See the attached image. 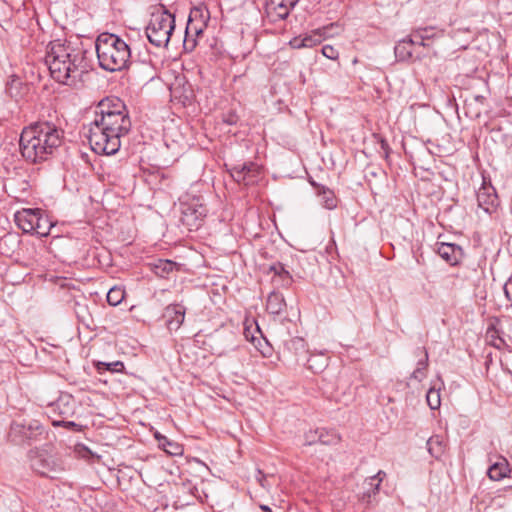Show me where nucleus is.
Instances as JSON below:
<instances>
[{"label": "nucleus", "mask_w": 512, "mask_h": 512, "mask_svg": "<svg viewBox=\"0 0 512 512\" xmlns=\"http://www.w3.org/2000/svg\"><path fill=\"white\" fill-rule=\"evenodd\" d=\"M31 467L39 475L51 479L58 478V475L65 470L62 462L52 456L39 454L31 459Z\"/></svg>", "instance_id": "nucleus-10"}, {"label": "nucleus", "mask_w": 512, "mask_h": 512, "mask_svg": "<svg viewBox=\"0 0 512 512\" xmlns=\"http://www.w3.org/2000/svg\"><path fill=\"white\" fill-rule=\"evenodd\" d=\"M96 370L98 371V373H102V372H105V371H109V372H122L125 368L124 366V363L122 361H114V362H102V361H97L95 362L94 364Z\"/></svg>", "instance_id": "nucleus-27"}, {"label": "nucleus", "mask_w": 512, "mask_h": 512, "mask_svg": "<svg viewBox=\"0 0 512 512\" xmlns=\"http://www.w3.org/2000/svg\"><path fill=\"white\" fill-rule=\"evenodd\" d=\"M258 508L262 511V512H273L271 510V508L267 505H258Z\"/></svg>", "instance_id": "nucleus-45"}, {"label": "nucleus", "mask_w": 512, "mask_h": 512, "mask_svg": "<svg viewBox=\"0 0 512 512\" xmlns=\"http://www.w3.org/2000/svg\"><path fill=\"white\" fill-rule=\"evenodd\" d=\"M289 45H290L293 49H301V48H305V46H304V39H303V37H301V36H298V37H294V38H292V39L289 41Z\"/></svg>", "instance_id": "nucleus-40"}, {"label": "nucleus", "mask_w": 512, "mask_h": 512, "mask_svg": "<svg viewBox=\"0 0 512 512\" xmlns=\"http://www.w3.org/2000/svg\"><path fill=\"white\" fill-rule=\"evenodd\" d=\"M175 28V16L161 6L152 13L146 27V36L149 42L156 47H166Z\"/></svg>", "instance_id": "nucleus-5"}, {"label": "nucleus", "mask_w": 512, "mask_h": 512, "mask_svg": "<svg viewBox=\"0 0 512 512\" xmlns=\"http://www.w3.org/2000/svg\"><path fill=\"white\" fill-rule=\"evenodd\" d=\"M318 430H310L305 434V444L313 445L319 443L318 441Z\"/></svg>", "instance_id": "nucleus-39"}, {"label": "nucleus", "mask_w": 512, "mask_h": 512, "mask_svg": "<svg viewBox=\"0 0 512 512\" xmlns=\"http://www.w3.org/2000/svg\"><path fill=\"white\" fill-rule=\"evenodd\" d=\"M334 29H339L338 24L332 23L330 25L324 26L322 28H319L315 31H313L310 35H305L303 37L304 39V46L305 48H311L316 46L317 44L321 43L323 38L334 36L335 34H338L339 31H333Z\"/></svg>", "instance_id": "nucleus-18"}, {"label": "nucleus", "mask_w": 512, "mask_h": 512, "mask_svg": "<svg viewBox=\"0 0 512 512\" xmlns=\"http://www.w3.org/2000/svg\"><path fill=\"white\" fill-rule=\"evenodd\" d=\"M131 120L125 103L118 97H106L96 106L94 119L86 136L91 149L100 155H114L121 147V137L131 130Z\"/></svg>", "instance_id": "nucleus-1"}, {"label": "nucleus", "mask_w": 512, "mask_h": 512, "mask_svg": "<svg viewBox=\"0 0 512 512\" xmlns=\"http://www.w3.org/2000/svg\"><path fill=\"white\" fill-rule=\"evenodd\" d=\"M419 42H420V39H417V42H414V46L419 45Z\"/></svg>", "instance_id": "nucleus-48"}, {"label": "nucleus", "mask_w": 512, "mask_h": 512, "mask_svg": "<svg viewBox=\"0 0 512 512\" xmlns=\"http://www.w3.org/2000/svg\"><path fill=\"white\" fill-rule=\"evenodd\" d=\"M253 325H256V317H246L245 318V321H244V331H243V334L245 336V338L254 343L256 337H255V332H256V328L253 330L252 327Z\"/></svg>", "instance_id": "nucleus-34"}, {"label": "nucleus", "mask_w": 512, "mask_h": 512, "mask_svg": "<svg viewBox=\"0 0 512 512\" xmlns=\"http://www.w3.org/2000/svg\"><path fill=\"white\" fill-rule=\"evenodd\" d=\"M255 166L253 163L243 164L240 169L234 168L232 176L239 183H243L244 186H252L254 180Z\"/></svg>", "instance_id": "nucleus-20"}, {"label": "nucleus", "mask_w": 512, "mask_h": 512, "mask_svg": "<svg viewBox=\"0 0 512 512\" xmlns=\"http://www.w3.org/2000/svg\"><path fill=\"white\" fill-rule=\"evenodd\" d=\"M505 297L512 302V278H509L503 286Z\"/></svg>", "instance_id": "nucleus-41"}, {"label": "nucleus", "mask_w": 512, "mask_h": 512, "mask_svg": "<svg viewBox=\"0 0 512 512\" xmlns=\"http://www.w3.org/2000/svg\"><path fill=\"white\" fill-rule=\"evenodd\" d=\"M210 18L206 7L198 6L191 9L185 28L183 47L186 51H192L196 47L197 38L202 35Z\"/></svg>", "instance_id": "nucleus-9"}, {"label": "nucleus", "mask_w": 512, "mask_h": 512, "mask_svg": "<svg viewBox=\"0 0 512 512\" xmlns=\"http://www.w3.org/2000/svg\"><path fill=\"white\" fill-rule=\"evenodd\" d=\"M386 476V473L382 470L378 471L375 475L368 477L364 480L365 485L374 486L372 492L377 494L380 489V485Z\"/></svg>", "instance_id": "nucleus-32"}, {"label": "nucleus", "mask_w": 512, "mask_h": 512, "mask_svg": "<svg viewBox=\"0 0 512 512\" xmlns=\"http://www.w3.org/2000/svg\"><path fill=\"white\" fill-rule=\"evenodd\" d=\"M318 196L321 197L322 204L327 209H333L336 207V197L332 190L325 186H321L318 190Z\"/></svg>", "instance_id": "nucleus-28"}, {"label": "nucleus", "mask_w": 512, "mask_h": 512, "mask_svg": "<svg viewBox=\"0 0 512 512\" xmlns=\"http://www.w3.org/2000/svg\"><path fill=\"white\" fill-rule=\"evenodd\" d=\"M310 184H311L314 188H316V189H317V191H318V190H320V187L322 186V185H320V184L316 183L314 180H310Z\"/></svg>", "instance_id": "nucleus-46"}, {"label": "nucleus", "mask_w": 512, "mask_h": 512, "mask_svg": "<svg viewBox=\"0 0 512 512\" xmlns=\"http://www.w3.org/2000/svg\"><path fill=\"white\" fill-rule=\"evenodd\" d=\"M318 430V441L319 443L321 444H324V445H334V444H337L340 440V437L339 435L334 432V431H330V430H326V429H317Z\"/></svg>", "instance_id": "nucleus-29"}, {"label": "nucleus", "mask_w": 512, "mask_h": 512, "mask_svg": "<svg viewBox=\"0 0 512 512\" xmlns=\"http://www.w3.org/2000/svg\"><path fill=\"white\" fill-rule=\"evenodd\" d=\"M44 432L45 428L39 420L23 419L12 422L8 437L16 445H31L33 442L40 441Z\"/></svg>", "instance_id": "nucleus-8"}, {"label": "nucleus", "mask_w": 512, "mask_h": 512, "mask_svg": "<svg viewBox=\"0 0 512 512\" xmlns=\"http://www.w3.org/2000/svg\"><path fill=\"white\" fill-rule=\"evenodd\" d=\"M322 54L331 60H336L339 57V52L332 45H324L322 47Z\"/></svg>", "instance_id": "nucleus-37"}, {"label": "nucleus", "mask_w": 512, "mask_h": 512, "mask_svg": "<svg viewBox=\"0 0 512 512\" xmlns=\"http://www.w3.org/2000/svg\"><path fill=\"white\" fill-rule=\"evenodd\" d=\"M288 5V9L291 10L299 0H285Z\"/></svg>", "instance_id": "nucleus-43"}, {"label": "nucleus", "mask_w": 512, "mask_h": 512, "mask_svg": "<svg viewBox=\"0 0 512 512\" xmlns=\"http://www.w3.org/2000/svg\"><path fill=\"white\" fill-rule=\"evenodd\" d=\"M436 253L448 264L458 265L464 258V250L454 243L440 242L436 244Z\"/></svg>", "instance_id": "nucleus-15"}, {"label": "nucleus", "mask_w": 512, "mask_h": 512, "mask_svg": "<svg viewBox=\"0 0 512 512\" xmlns=\"http://www.w3.org/2000/svg\"><path fill=\"white\" fill-rule=\"evenodd\" d=\"M207 214V209L202 204L190 203L183 205L181 221L189 230H197L201 221Z\"/></svg>", "instance_id": "nucleus-11"}, {"label": "nucleus", "mask_w": 512, "mask_h": 512, "mask_svg": "<svg viewBox=\"0 0 512 512\" xmlns=\"http://www.w3.org/2000/svg\"><path fill=\"white\" fill-rule=\"evenodd\" d=\"M150 266L155 275L161 278H167L170 273L177 269V263L168 259H158Z\"/></svg>", "instance_id": "nucleus-21"}, {"label": "nucleus", "mask_w": 512, "mask_h": 512, "mask_svg": "<svg viewBox=\"0 0 512 512\" xmlns=\"http://www.w3.org/2000/svg\"><path fill=\"white\" fill-rule=\"evenodd\" d=\"M477 201L478 206L482 208L486 213L494 212L499 205V199L495 188L491 185V183H487L485 179L477 191Z\"/></svg>", "instance_id": "nucleus-13"}, {"label": "nucleus", "mask_w": 512, "mask_h": 512, "mask_svg": "<svg viewBox=\"0 0 512 512\" xmlns=\"http://www.w3.org/2000/svg\"><path fill=\"white\" fill-rule=\"evenodd\" d=\"M285 306L284 298L277 292H271L267 298L266 309L270 314H279Z\"/></svg>", "instance_id": "nucleus-24"}, {"label": "nucleus", "mask_w": 512, "mask_h": 512, "mask_svg": "<svg viewBox=\"0 0 512 512\" xmlns=\"http://www.w3.org/2000/svg\"><path fill=\"white\" fill-rule=\"evenodd\" d=\"M164 318L170 331L178 330L185 319V307L180 304L168 305L165 309Z\"/></svg>", "instance_id": "nucleus-16"}, {"label": "nucleus", "mask_w": 512, "mask_h": 512, "mask_svg": "<svg viewBox=\"0 0 512 512\" xmlns=\"http://www.w3.org/2000/svg\"><path fill=\"white\" fill-rule=\"evenodd\" d=\"M258 333L261 334V337L264 341V346L262 345V343L258 340V351L264 356V357H269L272 355V352H273V349L272 347L268 344L267 340L262 336V332H261V329L260 327L258 326Z\"/></svg>", "instance_id": "nucleus-36"}, {"label": "nucleus", "mask_w": 512, "mask_h": 512, "mask_svg": "<svg viewBox=\"0 0 512 512\" xmlns=\"http://www.w3.org/2000/svg\"><path fill=\"white\" fill-rule=\"evenodd\" d=\"M427 447L432 456L439 458L444 453L445 445L442 437L435 435L429 438L427 441Z\"/></svg>", "instance_id": "nucleus-26"}, {"label": "nucleus", "mask_w": 512, "mask_h": 512, "mask_svg": "<svg viewBox=\"0 0 512 512\" xmlns=\"http://www.w3.org/2000/svg\"><path fill=\"white\" fill-rule=\"evenodd\" d=\"M428 406L432 409H438L441 404L440 391L434 387L430 388L426 394Z\"/></svg>", "instance_id": "nucleus-33"}, {"label": "nucleus", "mask_w": 512, "mask_h": 512, "mask_svg": "<svg viewBox=\"0 0 512 512\" xmlns=\"http://www.w3.org/2000/svg\"><path fill=\"white\" fill-rule=\"evenodd\" d=\"M258 482H260V484H261V486H262V487H265V484H264V482L262 481V479L258 478Z\"/></svg>", "instance_id": "nucleus-47"}, {"label": "nucleus", "mask_w": 512, "mask_h": 512, "mask_svg": "<svg viewBox=\"0 0 512 512\" xmlns=\"http://www.w3.org/2000/svg\"><path fill=\"white\" fill-rule=\"evenodd\" d=\"M15 222L24 233L40 237L49 235L53 223L40 209H23L15 213Z\"/></svg>", "instance_id": "nucleus-6"}, {"label": "nucleus", "mask_w": 512, "mask_h": 512, "mask_svg": "<svg viewBox=\"0 0 512 512\" xmlns=\"http://www.w3.org/2000/svg\"><path fill=\"white\" fill-rule=\"evenodd\" d=\"M414 42H417V40L414 39L412 37V35H410L409 37L400 40L396 44V46L394 48V52H395L396 58L399 61H407L412 58V54H413L412 49L414 47Z\"/></svg>", "instance_id": "nucleus-19"}, {"label": "nucleus", "mask_w": 512, "mask_h": 512, "mask_svg": "<svg viewBox=\"0 0 512 512\" xmlns=\"http://www.w3.org/2000/svg\"><path fill=\"white\" fill-rule=\"evenodd\" d=\"M278 252L273 245L265 247L260 252L259 256L265 260L263 263H258V271L262 274L271 276V282L275 286H288L292 278L288 271H286L283 265L278 261Z\"/></svg>", "instance_id": "nucleus-7"}, {"label": "nucleus", "mask_w": 512, "mask_h": 512, "mask_svg": "<svg viewBox=\"0 0 512 512\" xmlns=\"http://www.w3.org/2000/svg\"><path fill=\"white\" fill-rule=\"evenodd\" d=\"M52 424L53 426H63L76 432H79L82 429V425L74 421H69L68 419H53Z\"/></svg>", "instance_id": "nucleus-35"}, {"label": "nucleus", "mask_w": 512, "mask_h": 512, "mask_svg": "<svg viewBox=\"0 0 512 512\" xmlns=\"http://www.w3.org/2000/svg\"><path fill=\"white\" fill-rule=\"evenodd\" d=\"M49 408L50 412L58 415L60 419H69L75 415L76 400L71 394L62 393Z\"/></svg>", "instance_id": "nucleus-14"}, {"label": "nucleus", "mask_w": 512, "mask_h": 512, "mask_svg": "<svg viewBox=\"0 0 512 512\" xmlns=\"http://www.w3.org/2000/svg\"><path fill=\"white\" fill-rule=\"evenodd\" d=\"M509 464L506 460L500 463H495L488 469V477L493 481H500L508 475Z\"/></svg>", "instance_id": "nucleus-25"}, {"label": "nucleus", "mask_w": 512, "mask_h": 512, "mask_svg": "<svg viewBox=\"0 0 512 512\" xmlns=\"http://www.w3.org/2000/svg\"><path fill=\"white\" fill-rule=\"evenodd\" d=\"M416 354L417 355L422 354L423 359H420L417 362V367L413 371L411 378L415 379L417 381H422L426 377V372H427V368H428V352H427L426 348L422 347V348L416 349Z\"/></svg>", "instance_id": "nucleus-22"}, {"label": "nucleus", "mask_w": 512, "mask_h": 512, "mask_svg": "<svg viewBox=\"0 0 512 512\" xmlns=\"http://www.w3.org/2000/svg\"><path fill=\"white\" fill-rule=\"evenodd\" d=\"M290 344L293 345L295 348H304L305 343L302 338H294L290 341Z\"/></svg>", "instance_id": "nucleus-42"}, {"label": "nucleus", "mask_w": 512, "mask_h": 512, "mask_svg": "<svg viewBox=\"0 0 512 512\" xmlns=\"http://www.w3.org/2000/svg\"><path fill=\"white\" fill-rule=\"evenodd\" d=\"M86 55L87 51L81 44L58 39L48 44L45 63L55 81L78 88L89 72Z\"/></svg>", "instance_id": "nucleus-2"}, {"label": "nucleus", "mask_w": 512, "mask_h": 512, "mask_svg": "<svg viewBox=\"0 0 512 512\" xmlns=\"http://www.w3.org/2000/svg\"><path fill=\"white\" fill-rule=\"evenodd\" d=\"M155 438L158 440L159 446L162 447V449L169 455L176 456L182 454L183 447L178 443L171 441L160 433H156Z\"/></svg>", "instance_id": "nucleus-23"}, {"label": "nucleus", "mask_w": 512, "mask_h": 512, "mask_svg": "<svg viewBox=\"0 0 512 512\" xmlns=\"http://www.w3.org/2000/svg\"><path fill=\"white\" fill-rule=\"evenodd\" d=\"M363 488H364V491H363V493H362V494H361V496H360V500H361L362 502H364V503H367V504H368V503H370V499H371V497L376 495V494H374V493L372 492V490H373L374 486L365 485V484L363 483Z\"/></svg>", "instance_id": "nucleus-38"}, {"label": "nucleus", "mask_w": 512, "mask_h": 512, "mask_svg": "<svg viewBox=\"0 0 512 512\" xmlns=\"http://www.w3.org/2000/svg\"><path fill=\"white\" fill-rule=\"evenodd\" d=\"M432 27H423V28H417L412 32V37L414 39H420L419 45L425 46V41L431 39L434 36Z\"/></svg>", "instance_id": "nucleus-31"}, {"label": "nucleus", "mask_w": 512, "mask_h": 512, "mask_svg": "<svg viewBox=\"0 0 512 512\" xmlns=\"http://www.w3.org/2000/svg\"><path fill=\"white\" fill-rule=\"evenodd\" d=\"M64 139L63 129L51 121L39 120L22 129L19 150L25 161L38 164L52 157Z\"/></svg>", "instance_id": "nucleus-3"}, {"label": "nucleus", "mask_w": 512, "mask_h": 512, "mask_svg": "<svg viewBox=\"0 0 512 512\" xmlns=\"http://www.w3.org/2000/svg\"><path fill=\"white\" fill-rule=\"evenodd\" d=\"M224 121L231 125V124H234L236 122V117L234 115H231L227 119H224Z\"/></svg>", "instance_id": "nucleus-44"}, {"label": "nucleus", "mask_w": 512, "mask_h": 512, "mask_svg": "<svg viewBox=\"0 0 512 512\" xmlns=\"http://www.w3.org/2000/svg\"><path fill=\"white\" fill-rule=\"evenodd\" d=\"M95 48L102 69L116 72L128 67L131 50L129 45L118 35L101 33L96 39Z\"/></svg>", "instance_id": "nucleus-4"}, {"label": "nucleus", "mask_w": 512, "mask_h": 512, "mask_svg": "<svg viewBox=\"0 0 512 512\" xmlns=\"http://www.w3.org/2000/svg\"><path fill=\"white\" fill-rule=\"evenodd\" d=\"M31 89V84L24 82L17 75H11L5 87L7 95L16 102L27 101L31 93Z\"/></svg>", "instance_id": "nucleus-12"}, {"label": "nucleus", "mask_w": 512, "mask_h": 512, "mask_svg": "<svg viewBox=\"0 0 512 512\" xmlns=\"http://www.w3.org/2000/svg\"><path fill=\"white\" fill-rule=\"evenodd\" d=\"M124 296L125 291L120 287L114 286L107 292L106 300L109 305L117 306L122 302Z\"/></svg>", "instance_id": "nucleus-30"}, {"label": "nucleus", "mask_w": 512, "mask_h": 512, "mask_svg": "<svg viewBox=\"0 0 512 512\" xmlns=\"http://www.w3.org/2000/svg\"><path fill=\"white\" fill-rule=\"evenodd\" d=\"M265 15L270 22L285 19L290 10L285 0H268L265 3Z\"/></svg>", "instance_id": "nucleus-17"}]
</instances>
